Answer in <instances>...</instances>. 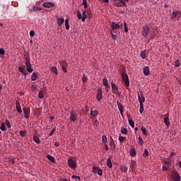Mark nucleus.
Returning <instances> with one entry per match:
<instances>
[{"instance_id":"1","label":"nucleus","mask_w":181,"mask_h":181,"mask_svg":"<svg viewBox=\"0 0 181 181\" xmlns=\"http://www.w3.org/2000/svg\"><path fill=\"white\" fill-rule=\"evenodd\" d=\"M170 177L173 181H180L181 179L180 175L175 170L171 172Z\"/></svg>"},{"instance_id":"2","label":"nucleus","mask_w":181,"mask_h":181,"mask_svg":"<svg viewBox=\"0 0 181 181\" xmlns=\"http://www.w3.org/2000/svg\"><path fill=\"white\" fill-rule=\"evenodd\" d=\"M122 78L124 83V86H126V87H129V77L128 76V74H127V73H125V72H122Z\"/></svg>"},{"instance_id":"3","label":"nucleus","mask_w":181,"mask_h":181,"mask_svg":"<svg viewBox=\"0 0 181 181\" xmlns=\"http://www.w3.org/2000/svg\"><path fill=\"white\" fill-rule=\"evenodd\" d=\"M111 87H112V91L113 94L121 95V93H119V90H118V86H117V84L114 83V81H111Z\"/></svg>"},{"instance_id":"4","label":"nucleus","mask_w":181,"mask_h":181,"mask_svg":"<svg viewBox=\"0 0 181 181\" xmlns=\"http://www.w3.org/2000/svg\"><path fill=\"white\" fill-rule=\"evenodd\" d=\"M25 64L27 67V71H28V73H32L33 69H32V64H30V59H29V57H27L25 58Z\"/></svg>"},{"instance_id":"5","label":"nucleus","mask_w":181,"mask_h":181,"mask_svg":"<svg viewBox=\"0 0 181 181\" xmlns=\"http://www.w3.org/2000/svg\"><path fill=\"white\" fill-rule=\"evenodd\" d=\"M137 97H138L139 105H144V103H145V97L144 96V92L140 91V93H138Z\"/></svg>"},{"instance_id":"6","label":"nucleus","mask_w":181,"mask_h":181,"mask_svg":"<svg viewBox=\"0 0 181 181\" xmlns=\"http://www.w3.org/2000/svg\"><path fill=\"white\" fill-rule=\"evenodd\" d=\"M68 165L71 168V169H76L77 168V162L72 158L68 159Z\"/></svg>"},{"instance_id":"7","label":"nucleus","mask_w":181,"mask_h":181,"mask_svg":"<svg viewBox=\"0 0 181 181\" xmlns=\"http://www.w3.org/2000/svg\"><path fill=\"white\" fill-rule=\"evenodd\" d=\"M179 15L181 16V12L176 9H173V13L170 14V19L173 21L176 17L179 16Z\"/></svg>"},{"instance_id":"8","label":"nucleus","mask_w":181,"mask_h":181,"mask_svg":"<svg viewBox=\"0 0 181 181\" xmlns=\"http://www.w3.org/2000/svg\"><path fill=\"white\" fill-rule=\"evenodd\" d=\"M96 100L98 101H101V100H103V89L101 88H98Z\"/></svg>"},{"instance_id":"9","label":"nucleus","mask_w":181,"mask_h":181,"mask_svg":"<svg viewBox=\"0 0 181 181\" xmlns=\"http://www.w3.org/2000/svg\"><path fill=\"white\" fill-rule=\"evenodd\" d=\"M141 33L144 37H148V33H149V27L148 26H143Z\"/></svg>"},{"instance_id":"10","label":"nucleus","mask_w":181,"mask_h":181,"mask_svg":"<svg viewBox=\"0 0 181 181\" xmlns=\"http://www.w3.org/2000/svg\"><path fill=\"white\" fill-rule=\"evenodd\" d=\"M69 119L71 122H76L77 121V115L74 112V110H72L70 112V117Z\"/></svg>"},{"instance_id":"11","label":"nucleus","mask_w":181,"mask_h":181,"mask_svg":"<svg viewBox=\"0 0 181 181\" xmlns=\"http://www.w3.org/2000/svg\"><path fill=\"white\" fill-rule=\"evenodd\" d=\"M93 170L94 173H98L99 176H103V170H101V168H100L99 167H93Z\"/></svg>"},{"instance_id":"12","label":"nucleus","mask_w":181,"mask_h":181,"mask_svg":"<svg viewBox=\"0 0 181 181\" xmlns=\"http://www.w3.org/2000/svg\"><path fill=\"white\" fill-rule=\"evenodd\" d=\"M103 84L106 87V92L108 93L110 91V88H111V86H110V83H108V81L107 80V78H103Z\"/></svg>"},{"instance_id":"13","label":"nucleus","mask_w":181,"mask_h":181,"mask_svg":"<svg viewBox=\"0 0 181 181\" xmlns=\"http://www.w3.org/2000/svg\"><path fill=\"white\" fill-rule=\"evenodd\" d=\"M164 124L166 125V127H170V122L169 121V112H168L166 115H164Z\"/></svg>"},{"instance_id":"14","label":"nucleus","mask_w":181,"mask_h":181,"mask_svg":"<svg viewBox=\"0 0 181 181\" xmlns=\"http://www.w3.org/2000/svg\"><path fill=\"white\" fill-rule=\"evenodd\" d=\"M117 104L118 110L120 112V115H122V117H124V106L121 103L118 101L117 102Z\"/></svg>"},{"instance_id":"15","label":"nucleus","mask_w":181,"mask_h":181,"mask_svg":"<svg viewBox=\"0 0 181 181\" xmlns=\"http://www.w3.org/2000/svg\"><path fill=\"white\" fill-rule=\"evenodd\" d=\"M42 6H44V8L50 9V8H54V4L52 2H45L42 4Z\"/></svg>"},{"instance_id":"16","label":"nucleus","mask_w":181,"mask_h":181,"mask_svg":"<svg viewBox=\"0 0 181 181\" xmlns=\"http://www.w3.org/2000/svg\"><path fill=\"white\" fill-rule=\"evenodd\" d=\"M119 28H121V25H119V24H117L115 22H112L111 23V29H112V30H115L116 29H119Z\"/></svg>"},{"instance_id":"17","label":"nucleus","mask_w":181,"mask_h":181,"mask_svg":"<svg viewBox=\"0 0 181 181\" xmlns=\"http://www.w3.org/2000/svg\"><path fill=\"white\" fill-rule=\"evenodd\" d=\"M16 108L18 112H19V114H22V107H21V105L19 104V100L16 101Z\"/></svg>"},{"instance_id":"18","label":"nucleus","mask_w":181,"mask_h":181,"mask_svg":"<svg viewBox=\"0 0 181 181\" xmlns=\"http://www.w3.org/2000/svg\"><path fill=\"white\" fill-rule=\"evenodd\" d=\"M23 111L25 118L29 119L30 110H27L26 107H23Z\"/></svg>"},{"instance_id":"19","label":"nucleus","mask_w":181,"mask_h":181,"mask_svg":"<svg viewBox=\"0 0 181 181\" xmlns=\"http://www.w3.org/2000/svg\"><path fill=\"white\" fill-rule=\"evenodd\" d=\"M18 71L22 73L24 76H28V71H26V69H25V66L23 67L19 66Z\"/></svg>"},{"instance_id":"20","label":"nucleus","mask_w":181,"mask_h":181,"mask_svg":"<svg viewBox=\"0 0 181 181\" xmlns=\"http://www.w3.org/2000/svg\"><path fill=\"white\" fill-rule=\"evenodd\" d=\"M36 11H42V8L33 6L30 8V12H36Z\"/></svg>"},{"instance_id":"21","label":"nucleus","mask_w":181,"mask_h":181,"mask_svg":"<svg viewBox=\"0 0 181 181\" xmlns=\"http://www.w3.org/2000/svg\"><path fill=\"white\" fill-rule=\"evenodd\" d=\"M148 53H149V51H146V50L141 51L140 53V56L141 59H146V54H148Z\"/></svg>"},{"instance_id":"22","label":"nucleus","mask_w":181,"mask_h":181,"mask_svg":"<svg viewBox=\"0 0 181 181\" xmlns=\"http://www.w3.org/2000/svg\"><path fill=\"white\" fill-rule=\"evenodd\" d=\"M109 145L111 146V149H115V143L114 142V139H112V136H110V141L109 143Z\"/></svg>"},{"instance_id":"23","label":"nucleus","mask_w":181,"mask_h":181,"mask_svg":"<svg viewBox=\"0 0 181 181\" xmlns=\"http://www.w3.org/2000/svg\"><path fill=\"white\" fill-rule=\"evenodd\" d=\"M47 158L52 163H56V158H54V157L52 156L51 155H47Z\"/></svg>"},{"instance_id":"24","label":"nucleus","mask_w":181,"mask_h":181,"mask_svg":"<svg viewBox=\"0 0 181 181\" xmlns=\"http://www.w3.org/2000/svg\"><path fill=\"white\" fill-rule=\"evenodd\" d=\"M144 74H145V76H149L150 74L149 66H145L144 68Z\"/></svg>"},{"instance_id":"25","label":"nucleus","mask_w":181,"mask_h":181,"mask_svg":"<svg viewBox=\"0 0 181 181\" xmlns=\"http://www.w3.org/2000/svg\"><path fill=\"white\" fill-rule=\"evenodd\" d=\"M129 155L131 156H136V151L135 150V148H132L130 149Z\"/></svg>"},{"instance_id":"26","label":"nucleus","mask_w":181,"mask_h":181,"mask_svg":"<svg viewBox=\"0 0 181 181\" xmlns=\"http://www.w3.org/2000/svg\"><path fill=\"white\" fill-rule=\"evenodd\" d=\"M37 79V74L36 72H33L31 75V80L32 81H36Z\"/></svg>"},{"instance_id":"27","label":"nucleus","mask_w":181,"mask_h":181,"mask_svg":"<svg viewBox=\"0 0 181 181\" xmlns=\"http://www.w3.org/2000/svg\"><path fill=\"white\" fill-rule=\"evenodd\" d=\"M57 23L59 26H62L64 23V18H57Z\"/></svg>"},{"instance_id":"28","label":"nucleus","mask_w":181,"mask_h":181,"mask_svg":"<svg viewBox=\"0 0 181 181\" xmlns=\"http://www.w3.org/2000/svg\"><path fill=\"white\" fill-rule=\"evenodd\" d=\"M141 132H143L144 135H145V136H148V135H149L148 130H146V128L144 127H141Z\"/></svg>"},{"instance_id":"29","label":"nucleus","mask_w":181,"mask_h":181,"mask_svg":"<svg viewBox=\"0 0 181 181\" xmlns=\"http://www.w3.org/2000/svg\"><path fill=\"white\" fill-rule=\"evenodd\" d=\"M86 10L82 12V22H86V19L87 18V14H86Z\"/></svg>"},{"instance_id":"30","label":"nucleus","mask_w":181,"mask_h":181,"mask_svg":"<svg viewBox=\"0 0 181 181\" xmlns=\"http://www.w3.org/2000/svg\"><path fill=\"white\" fill-rule=\"evenodd\" d=\"M33 141L34 142H35L36 144H40V139H39V137H37V136L34 135L33 136Z\"/></svg>"},{"instance_id":"31","label":"nucleus","mask_w":181,"mask_h":181,"mask_svg":"<svg viewBox=\"0 0 181 181\" xmlns=\"http://www.w3.org/2000/svg\"><path fill=\"white\" fill-rule=\"evenodd\" d=\"M90 115H91V117H97V115H98V111L91 110L90 111Z\"/></svg>"},{"instance_id":"32","label":"nucleus","mask_w":181,"mask_h":181,"mask_svg":"<svg viewBox=\"0 0 181 181\" xmlns=\"http://www.w3.org/2000/svg\"><path fill=\"white\" fill-rule=\"evenodd\" d=\"M128 122L129 124L130 125V127H132V128H135V122H134V120L129 119Z\"/></svg>"},{"instance_id":"33","label":"nucleus","mask_w":181,"mask_h":181,"mask_svg":"<svg viewBox=\"0 0 181 181\" xmlns=\"http://www.w3.org/2000/svg\"><path fill=\"white\" fill-rule=\"evenodd\" d=\"M106 164L107 166H108L109 168H112V163L111 162V160L110 158L107 159Z\"/></svg>"},{"instance_id":"34","label":"nucleus","mask_w":181,"mask_h":181,"mask_svg":"<svg viewBox=\"0 0 181 181\" xmlns=\"http://www.w3.org/2000/svg\"><path fill=\"white\" fill-rule=\"evenodd\" d=\"M65 28L66 30H69V29H70V25H69V19L65 20Z\"/></svg>"},{"instance_id":"35","label":"nucleus","mask_w":181,"mask_h":181,"mask_svg":"<svg viewBox=\"0 0 181 181\" xmlns=\"http://www.w3.org/2000/svg\"><path fill=\"white\" fill-rule=\"evenodd\" d=\"M88 80V78L86 76V74H83V77H82L83 83H87Z\"/></svg>"},{"instance_id":"36","label":"nucleus","mask_w":181,"mask_h":181,"mask_svg":"<svg viewBox=\"0 0 181 181\" xmlns=\"http://www.w3.org/2000/svg\"><path fill=\"white\" fill-rule=\"evenodd\" d=\"M52 73H54L56 76H57L59 74L57 73V68L56 66H52Z\"/></svg>"},{"instance_id":"37","label":"nucleus","mask_w":181,"mask_h":181,"mask_svg":"<svg viewBox=\"0 0 181 181\" xmlns=\"http://www.w3.org/2000/svg\"><path fill=\"white\" fill-rule=\"evenodd\" d=\"M121 134H123L124 135H127L128 134V129H127V128H122L121 129Z\"/></svg>"},{"instance_id":"38","label":"nucleus","mask_w":181,"mask_h":181,"mask_svg":"<svg viewBox=\"0 0 181 181\" xmlns=\"http://www.w3.org/2000/svg\"><path fill=\"white\" fill-rule=\"evenodd\" d=\"M136 166V161L135 160H132L130 167L135 168Z\"/></svg>"},{"instance_id":"39","label":"nucleus","mask_w":181,"mask_h":181,"mask_svg":"<svg viewBox=\"0 0 181 181\" xmlns=\"http://www.w3.org/2000/svg\"><path fill=\"white\" fill-rule=\"evenodd\" d=\"M148 155H149V151H148V149L145 148L143 154L144 158H147Z\"/></svg>"},{"instance_id":"40","label":"nucleus","mask_w":181,"mask_h":181,"mask_svg":"<svg viewBox=\"0 0 181 181\" xmlns=\"http://www.w3.org/2000/svg\"><path fill=\"white\" fill-rule=\"evenodd\" d=\"M0 129H1L2 131H6V127L5 123L3 122L1 124Z\"/></svg>"},{"instance_id":"41","label":"nucleus","mask_w":181,"mask_h":181,"mask_svg":"<svg viewBox=\"0 0 181 181\" xmlns=\"http://www.w3.org/2000/svg\"><path fill=\"white\" fill-rule=\"evenodd\" d=\"M45 97V94L43 93L42 90H40L38 93V98L42 99Z\"/></svg>"},{"instance_id":"42","label":"nucleus","mask_w":181,"mask_h":181,"mask_svg":"<svg viewBox=\"0 0 181 181\" xmlns=\"http://www.w3.org/2000/svg\"><path fill=\"white\" fill-rule=\"evenodd\" d=\"M77 18L80 21L81 19H83L82 15H81V12H80V11H77Z\"/></svg>"},{"instance_id":"43","label":"nucleus","mask_w":181,"mask_h":181,"mask_svg":"<svg viewBox=\"0 0 181 181\" xmlns=\"http://www.w3.org/2000/svg\"><path fill=\"white\" fill-rule=\"evenodd\" d=\"M126 139H127L126 137H124V136H121V134H119V142H124V141H125Z\"/></svg>"},{"instance_id":"44","label":"nucleus","mask_w":181,"mask_h":181,"mask_svg":"<svg viewBox=\"0 0 181 181\" xmlns=\"http://www.w3.org/2000/svg\"><path fill=\"white\" fill-rule=\"evenodd\" d=\"M56 132V127H54V129L51 131V132L49 133V136H53V135H54V133Z\"/></svg>"},{"instance_id":"45","label":"nucleus","mask_w":181,"mask_h":181,"mask_svg":"<svg viewBox=\"0 0 181 181\" xmlns=\"http://www.w3.org/2000/svg\"><path fill=\"white\" fill-rule=\"evenodd\" d=\"M164 165H166V166H167L168 168H170V166L172 165V163H170V162H169V161H167V160H165V161H164Z\"/></svg>"},{"instance_id":"46","label":"nucleus","mask_w":181,"mask_h":181,"mask_svg":"<svg viewBox=\"0 0 181 181\" xmlns=\"http://www.w3.org/2000/svg\"><path fill=\"white\" fill-rule=\"evenodd\" d=\"M180 60L179 59H177L175 62V67H179L180 66Z\"/></svg>"},{"instance_id":"47","label":"nucleus","mask_w":181,"mask_h":181,"mask_svg":"<svg viewBox=\"0 0 181 181\" xmlns=\"http://www.w3.org/2000/svg\"><path fill=\"white\" fill-rule=\"evenodd\" d=\"M102 141H103V144H107V136L103 135L102 136Z\"/></svg>"},{"instance_id":"48","label":"nucleus","mask_w":181,"mask_h":181,"mask_svg":"<svg viewBox=\"0 0 181 181\" xmlns=\"http://www.w3.org/2000/svg\"><path fill=\"white\" fill-rule=\"evenodd\" d=\"M110 35H111L112 38L113 39V40H117V35L112 33V32H110Z\"/></svg>"},{"instance_id":"49","label":"nucleus","mask_w":181,"mask_h":181,"mask_svg":"<svg viewBox=\"0 0 181 181\" xmlns=\"http://www.w3.org/2000/svg\"><path fill=\"white\" fill-rule=\"evenodd\" d=\"M61 66L62 67H67V62H66L65 61H62L61 62Z\"/></svg>"},{"instance_id":"50","label":"nucleus","mask_w":181,"mask_h":181,"mask_svg":"<svg viewBox=\"0 0 181 181\" xmlns=\"http://www.w3.org/2000/svg\"><path fill=\"white\" fill-rule=\"evenodd\" d=\"M124 27L125 33H127V32H128V25H127V23H124Z\"/></svg>"},{"instance_id":"51","label":"nucleus","mask_w":181,"mask_h":181,"mask_svg":"<svg viewBox=\"0 0 181 181\" xmlns=\"http://www.w3.org/2000/svg\"><path fill=\"white\" fill-rule=\"evenodd\" d=\"M31 90H32L33 91H35V90H37V86H36V85H32V86H31Z\"/></svg>"},{"instance_id":"52","label":"nucleus","mask_w":181,"mask_h":181,"mask_svg":"<svg viewBox=\"0 0 181 181\" xmlns=\"http://www.w3.org/2000/svg\"><path fill=\"white\" fill-rule=\"evenodd\" d=\"M140 105L139 112L140 114H142V112H144V105Z\"/></svg>"},{"instance_id":"53","label":"nucleus","mask_w":181,"mask_h":181,"mask_svg":"<svg viewBox=\"0 0 181 181\" xmlns=\"http://www.w3.org/2000/svg\"><path fill=\"white\" fill-rule=\"evenodd\" d=\"M139 142L140 145H144V140L142 139V137L139 136Z\"/></svg>"},{"instance_id":"54","label":"nucleus","mask_w":181,"mask_h":181,"mask_svg":"<svg viewBox=\"0 0 181 181\" xmlns=\"http://www.w3.org/2000/svg\"><path fill=\"white\" fill-rule=\"evenodd\" d=\"M26 134V131H20V135L21 136H25V135Z\"/></svg>"},{"instance_id":"55","label":"nucleus","mask_w":181,"mask_h":181,"mask_svg":"<svg viewBox=\"0 0 181 181\" xmlns=\"http://www.w3.org/2000/svg\"><path fill=\"white\" fill-rule=\"evenodd\" d=\"M5 122H6V125H7L8 128H11V123L9 122V120L6 119Z\"/></svg>"},{"instance_id":"56","label":"nucleus","mask_w":181,"mask_h":181,"mask_svg":"<svg viewBox=\"0 0 181 181\" xmlns=\"http://www.w3.org/2000/svg\"><path fill=\"white\" fill-rule=\"evenodd\" d=\"M122 170H123V172H124V173H127V170H128V167L124 166V167L122 168Z\"/></svg>"},{"instance_id":"57","label":"nucleus","mask_w":181,"mask_h":181,"mask_svg":"<svg viewBox=\"0 0 181 181\" xmlns=\"http://www.w3.org/2000/svg\"><path fill=\"white\" fill-rule=\"evenodd\" d=\"M30 36L31 37H33V36H35V31L33 30L30 31Z\"/></svg>"},{"instance_id":"58","label":"nucleus","mask_w":181,"mask_h":181,"mask_svg":"<svg viewBox=\"0 0 181 181\" xmlns=\"http://www.w3.org/2000/svg\"><path fill=\"white\" fill-rule=\"evenodd\" d=\"M0 54H5V49L3 48H0Z\"/></svg>"},{"instance_id":"59","label":"nucleus","mask_w":181,"mask_h":181,"mask_svg":"<svg viewBox=\"0 0 181 181\" xmlns=\"http://www.w3.org/2000/svg\"><path fill=\"white\" fill-rule=\"evenodd\" d=\"M72 179H78V180H81L80 176L77 175H72Z\"/></svg>"},{"instance_id":"60","label":"nucleus","mask_w":181,"mask_h":181,"mask_svg":"<svg viewBox=\"0 0 181 181\" xmlns=\"http://www.w3.org/2000/svg\"><path fill=\"white\" fill-rule=\"evenodd\" d=\"M82 5H83V8H84L85 9H87V8H88V5H87V1L85 2V3H82Z\"/></svg>"},{"instance_id":"61","label":"nucleus","mask_w":181,"mask_h":181,"mask_svg":"<svg viewBox=\"0 0 181 181\" xmlns=\"http://www.w3.org/2000/svg\"><path fill=\"white\" fill-rule=\"evenodd\" d=\"M168 168L169 167H168L166 165H163L162 169H163V170L166 171V170H168Z\"/></svg>"},{"instance_id":"62","label":"nucleus","mask_w":181,"mask_h":181,"mask_svg":"<svg viewBox=\"0 0 181 181\" xmlns=\"http://www.w3.org/2000/svg\"><path fill=\"white\" fill-rule=\"evenodd\" d=\"M109 149L108 144H105V151H109Z\"/></svg>"},{"instance_id":"63","label":"nucleus","mask_w":181,"mask_h":181,"mask_svg":"<svg viewBox=\"0 0 181 181\" xmlns=\"http://www.w3.org/2000/svg\"><path fill=\"white\" fill-rule=\"evenodd\" d=\"M54 146H60V143H59L58 141H56V142L54 143Z\"/></svg>"},{"instance_id":"64","label":"nucleus","mask_w":181,"mask_h":181,"mask_svg":"<svg viewBox=\"0 0 181 181\" xmlns=\"http://www.w3.org/2000/svg\"><path fill=\"white\" fill-rule=\"evenodd\" d=\"M61 181H69L66 178H61Z\"/></svg>"}]
</instances>
